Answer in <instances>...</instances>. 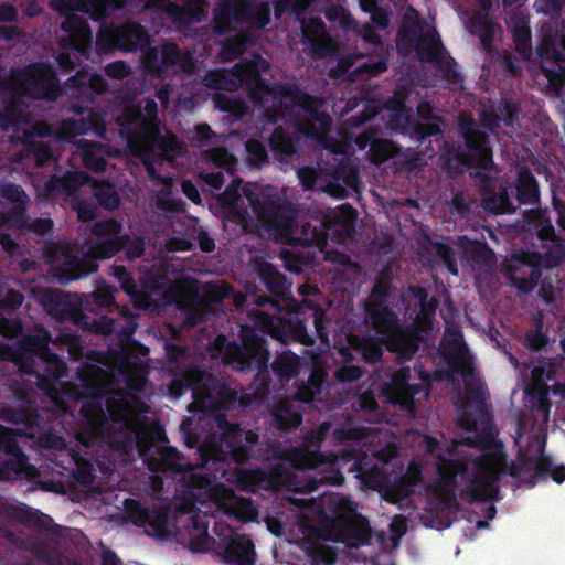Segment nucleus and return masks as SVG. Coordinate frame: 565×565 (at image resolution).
Wrapping results in <instances>:
<instances>
[{
    "mask_svg": "<svg viewBox=\"0 0 565 565\" xmlns=\"http://www.w3.org/2000/svg\"><path fill=\"white\" fill-rule=\"evenodd\" d=\"M24 149L33 157L36 167H44L53 159V150L44 141L22 142Z\"/></svg>",
    "mask_w": 565,
    "mask_h": 565,
    "instance_id": "338daca9",
    "label": "nucleus"
},
{
    "mask_svg": "<svg viewBox=\"0 0 565 565\" xmlns=\"http://www.w3.org/2000/svg\"><path fill=\"white\" fill-rule=\"evenodd\" d=\"M217 428L220 430L218 458H231L236 463H246L253 456V446L259 440L258 433L244 430L239 424L231 423L225 416L217 417Z\"/></svg>",
    "mask_w": 565,
    "mask_h": 565,
    "instance_id": "4468645a",
    "label": "nucleus"
},
{
    "mask_svg": "<svg viewBox=\"0 0 565 565\" xmlns=\"http://www.w3.org/2000/svg\"><path fill=\"white\" fill-rule=\"evenodd\" d=\"M365 323L382 337L385 350L402 362V322L387 302L364 303Z\"/></svg>",
    "mask_w": 565,
    "mask_h": 565,
    "instance_id": "2eb2a0df",
    "label": "nucleus"
},
{
    "mask_svg": "<svg viewBox=\"0 0 565 565\" xmlns=\"http://www.w3.org/2000/svg\"><path fill=\"white\" fill-rule=\"evenodd\" d=\"M315 0H280L275 1V17L281 18L285 12H289L301 21L307 9L311 7Z\"/></svg>",
    "mask_w": 565,
    "mask_h": 565,
    "instance_id": "680f3d73",
    "label": "nucleus"
},
{
    "mask_svg": "<svg viewBox=\"0 0 565 565\" xmlns=\"http://www.w3.org/2000/svg\"><path fill=\"white\" fill-rule=\"evenodd\" d=\"M246 161L249 167L260 169L269 162L266 146L258 139H248L245 143Z\"/></svg>",
    "mask_w": 565,
    "mask_h": 565,
    "instance_id": "4d7b16f0",
    "label": "nucleus"
},
{
    "mask_svg": "<svg viewBox=\"0 0 565 565\" xmlns=\"http://www.w3.org/2000/svg\"><path fill=\"white\" fill-rule=\"evenodd\" d=\"M99 205L106 210H116L119 205V196L115 186L109 181H103L93 189Z\"/></svg>",
    "mask_w": 565,
    "mask_h": 565,
    "instance_id": "13d9d810",
    "label": "nucleus"
},
{
    "mask_svg": "<svg viewBox=\"0 0 565 565\" xmlns=\"http://www.w3.org/2000/svg\"><path fill=\"white\" fill-rule=\"evenodd\" d=\"M0 92H8L0 107V128L7 130L22 121V98L55 99L60 81L50 63H33L24 68H10L9 75L0 72Z\"/></svg>",
    "mask_w": 565,
    "mask_h": 565,
    "instance_id": "7ed1b4c3",
    "label": "nucleus"
},
{
    "mask_svg": "<svg viewBox=\"0 0 565 565\" xmlns=\"http://www.w3.org/2000/svg\"><path fill=\"white\" fill-rule=\"evenodd\" d=\"M100 50L116 49L124 52L142 53L151 45L149 32L139 22L130 21L117 25L108 33H102L97 38Z\"/></svg>",
    "mask_w": 565,
    "mask_h": 565,
    "instance_id": "6ab92c4d",
    "label": "nucleus"
},
{
    "mask_svg": "<svg viewBox=\"0 0 565 565\" xmlns=\"http://www.w3.org/2000/svg\"><path fill=\"white\" fill-rule=\"evenodd\" d=\"M514 190L518 204L535 205L540 202L539 182L529 168L519 170Z\"/></svg>",
    "mask_w": 565,
    "mask_h": 565,
    "instance_id": "c9c22d12",
    "label": "nucleus"
},
{
    "mask_svg": "<svg viewBox=\"0 0 565 565\" xmlns=\"http://www.w3.org/2000/svg\"><path fill=\"white\" fill-rule=\"evenodd\" d=\"M137 450L151 471H181L182 469V455L174 447H156L151 441L138 436Z\"/></svg>",
    "mask_w": 565,
    "mask_h": 565,
    "instance_id": "b1692460",
    "label": "nucleus"
},
{
    "mask_svg": "<svg viewBox=\"0 0 565 565\" xmlns=\"http://www.w3.org/2000/svg\"><path fill=\"white\" fill-rule=\"evenodd\" d=\"M0 419L11 425L23 426V428H7L0 426V452H2L3 456H17L24 454L17 437H34L36 429L41 426L43 417L38 412L34 402L25 399L19 406L1 407Z\"/></svg>",
    "mask_w": 565,
    "mask_h": 565,
    "instance_id": "1a4fd4ad",
    "label": "nucleus"
},
{
    "mask_svg": "<svg viewBox=\"0 0 565 565\" xmlns=\"http://www.w3.org/2000/svg\"><path fill=\"white\" fill-rule=\"evenodd\" d=\"M437 307L419 309L412 323L402 322V361L411 360L419 351L425 338L433 329Z\"/></svg>",
    "mask_w": 565,
    "mask_h": 565,
    "instance_id": "5701e85b",
    "label": "nucleus"
},
{
    "mask_svg": "<svg viewBox=\"0 0 565 565\" xmlns=\"http://www.w3.org/2000/svg\"><path fill=\"white\" fill-rule=\"evenodd\" d=\"M8 358L11 361H14L19 367V371L23 375L41 377V371L38 369V356L31 353H25V351H21L19 349L13 350L7 348Z\"/></svg>",
    "mask_w": 565,
    "mask_h": 565,
    "instance_id": "603ef678",
    "label": "nucleus"
},
{
    "mask_svg": "<svg viewBox=\"0 0 565 565\" xmlns=\"http://www.w3.org/2000/svg\"><path fill=\"white\" fill-rule=\"evenodd\" d=\"M115 122L125 129L138 128L140 135L146 138L154 139L159 135V126L143 118L141 108L136 105L122 108L121 111L117 114Z\"/></svg>",
    "mask_w": 565,
    "mask_h": 565,
    "instance_id": "72a5a7b5",
    "label": "nucleus"
},
{
    "mask_svg": "<svg viewBox=\"0 0 565 565\" xmlns=\"http://www.w3.org/2000/svg\"><path fill=\"white\" fill-rule=\"evenodd\" d=\"M384 343L382 337L364 340L355 349L366 363L375 364L382 360Z\"/></svg>",
    "mask_w": 565,
    "mask_h": 565,
    "instance_id": "052dcab7",
    "label": "nucleus"
},
{
    "mask_svg": "<svg viewBox=\"0 0 565 565\" xmlns=\"http://www.w3.org/2000/svg\"><path fill=\"white\" fill-rule=\"evenodd\" d=\"M298 135L295 129L276 126L268 139V147L280 162L292 158L297 150Z\"/></svg>",
    "mask_w": 565,
    "mask_h": 565,
    "instance_id": "c756f323",
    "label": "nucleus"
},
{
    "mask_svg": "<svg viewBox=\"0 0 565 565\" xmlns=\"http://www.w3.org/2000/svg\"><path fill=\"white\" fill-rule=\"evenodd\" d=\"M544 253L539 252L540 265L545 269L558 267L565 259V241L561 237L555 242L546 243Z\"/></svg>",
    "mask_w": 565,
    "mask_h": 565,
    "instance_id": "09e8293b",
    "label": "nucleus"
},
{
    "mask_svg": "<svg viewBox=\"0 0 565 565\" xmlns=\"http://www.w3.org/2000/svg\"><path fill=\"white\" fill-rule=\"evenodd\" d=\"M122 223L114 218L96 222L90 226V234L95 243L90 246V254L96 258L113 257L119 252V238L122 237Z\"/></svg>",
    "mask_w": 565,
    "mask_h": 565,
    "instance_id": "393cba45",
    "label": "nucleus"
},
{
    "mask_svg": "<svg viewBox=\"0 0 565 565\" xmlns=\"http://www.w3.org/2000/svg\"><path fill=\"white\" fill-rule=\"evenodd\" d=\"M315 257V253L311 252H300L297 249L280 250V258L285 263V268L294 274H300L305 266L313 263Z\"/></svg>",
    "mask_w": 565,
    "mask_h": 565,
    "instance_id": "3c124183",
    "label": "nucleus"
},
{
    "mask_svg": "<svg viewBox=\"0 0 565 565\" xmlns=\"http://www.w3.org/2000/svg\"><path fill=\"white\" fill-rule=\"evenodd\" d=\"M164 354L167 358L168 371L174 375L172 379H175L188 369H181V361L189 356V351L185 347L167 342L164 344Z\"/></svg>",
    "mask_w": 565,
    "mask_h": 565,
    "instance_id": "6e6d98bb",
    "label": "nucleus"
},
{
    "mask_svg": "<svg viewBox=\"0 0 565 565\" xmlns=\"http://www.w3.org/2000/svg\"><path fill=\"white\" fill-rule=\"evenodd\" d=\"M463 255L468 262L479 267L489 266L495 258L493 250L481 241H468L463 246Z\"/></svg>",
    "mask_w": 565,
    "mask_h": 565,
    "instance_id": "c03bdc74",
    "label": "nucleus"
},
{
    "mask_svg": "<svg viewBox=\"0 0 565 565\" xmlns=\"http://www.w3.org/2000/svg\"><path fill=\"white\" fill-rule=\"evenodd\" d=\"M444 124L445 120L415 121L411 124V130L412 134L423 142L429 137L441 135Z\"/></svg>",
    "mask_w": 565,
    "mask_h": 565,
    "instance_id": "774afa93",
    "label": "nucleus"
},
{
    "mask_svg": "<svg viewBox=\"0 0 565 565\" xmlns=\"http://www.w3.org/2000/svg\"><path fill=\"white\" fill-rule=\"evenodd\" d=\"M307 317L312 319L319 339L322 342L328 341L329 334L324 326L326 312L313 300L303 299L285 307L281 313L257 310L254 312V326L282 344L297 342L310 347L315 344V338L307 331L305 322Z\"/></svg>",
    "mask_w": 565,
    "mask_h": 565,
    "instance_id": "39448f33",
    "label": "nucleus"
},
{
    "mask_svg": "<svg viewBox=\"0 0 565 565\" xmlns=\"http://www.w3.org/2000/svg\"><path fill=\"white\" fill-rule=\"evenodd\" d=\"M341 354L344 356V363L338 369L335 377L343 383H350L361 379L364 371L362 367L352 363L350 351L344 349L341 351Z\"/></svg>",
    "mask_w": 565,
    "mask_h": 565,
    "instance_id": "69168bd1",
    "label": "nucleus"
},
{
    "mask_svg": "<svg viewBox=\"0 0 565 565\" xmlns=\"http://www.w3.org/2000/svg\"><path fill=\"white\" fill-rule=\"evenodd\" d=\"M253 104L265 108L268 97L271 96L280 106L282 116H291L294 108L298 107L305 113L301 121H298V129L305 136L318 139L327 134L332 124L329 114L322 110L324 100L299 88L296 84L280 83L270 87L267 81L254 64H246L244 85L242 87Z\"/></svg>",
    "mask_w": 565,
    "mask_h": 565,
    "instance_id": "f03ea898",
    "label": "nucleus"
},
{
    "mask_svg": "<svg viewBox=\"0 0 565 565\" xmlns=\"http://www.w3.org/2000/svg\"><path fill=\"white\" fill-rule=\"evenodd\" d=\"M163 12L172 23L179 26H186L193 22H199L202 15V9L192 6L190 2L179 4L170 0L166 3Z\"/></svg>",
    "mask_w": 565,
    "mask_h": 565,
    "instance_id": "58836bf2",
    "label": "nucleus"
},
{
    "mask_svg": "<svg viewBox=\"0 0 565 565\" xmlns=\"http://www.w3.org/2000/svg\"><path fill=\"white\" fill-rule=\"evenodd\" d=\"M84 184V175L79 172H66L63 175L51 174L44 182V195L49 200L61 196H75Z\"/></svg>",
    "mask_w": 565,
    "mask_h": 565,
    "instance_id": "c85d7f7f",
    "label": "nucleus"
},
{
    "mask_svg": "<svg viewBox=\"0 0 565 565\" xmlns=\"http://www.w3.org/2000/svg\"><path fill=\"white\" fill-rule=\"evenodd\" d=\"M84 167L93 173H102L107 166V146L82 139L78 141Z\"/></svg>",
    "mask_w": 565,
    "mask_h": 565,
    "instance_id": "e433bc0d",
    "label": "nucleus"
},
{
    "mask_svg": "<svg viewBox=\"0 0 565 565\" xmlns=\"http://www.w3.org/2000/svg\"><path fill=\"white\" fill-rule=\"evenodd\" d=\"M340 533L343 542L355 547L367 544L371 539V529L366 520H345L342 522Z\"/></svg>",
    "mask_w": 565,
    "mask_h": 565,
    "instance_id": "4c0bfd02",
    "label": "nucleus"
},
{
    "mask_svg": "<svg viewBox=\"0 0 565 565\" xmlns=\"http://www.w3.org/2000/svg\"><path fill=\"white\" fill-rule=\"evenodd\" d=\"M269 356L267 340L250 327H242L241 344L230 342L223 352L224 361L243 373L267 371Z\"/></svg>",
    "mask_w": 565,
    "mask_h": 565,
    "instance_id": "9b49d317",
    "label": "nucleus"
},
{
    "mask_svg": "<svg viewBox=\"0 0 565 565\" xmlns=\"http://www.w3.org/2000/svg\"><path fill=\"white\" fill-rule=\"evenodd\" d=\"M24 299V295L15 289H8L0 299V332L3 335L15 337L21 332L23 326L20 318L14 317V312Z\"/></svg>",
    "mask_w": 565,
    "mask_h": 565,
    "instance_id": "cd10ccee",
    "label": "nucleus"
},
{
    "mask_svg": "<svg viewBox=\"0 0 565 565\" xmlns=\"http://www.w3.org/2000/svg\"><path fill=\"white\" fill-rule=\"evenodd\" d=\"M43 441L47 447L60 451L61 459L56 463L70 478L84 487H89L96 480V470L92 461L79 451L68 449L62 437L49 436Z\"/></svg>",
    "mask_w": 565,
    "mask_h": 565,
    "instance_id": "aec40b11",
    "label": "nucleus"
},
{
    "mask_svg": "<svg viewBox=\"0 0 565 565\" xmlns=\"http://www.w3.org/2000/svg\"><path fill=\"white\" fill-rule=\"evenodd\" d=\"M458 134L463 145L456 154L458 162L466 168L490 171L493 160L489 134L472 117L459 120Z\"/></svg>",
    "mask_w": 565,
    "mask_h": 565,
    "instance_id": "f8f14e48",
    "label": "nucleus"
},
{
    "mask_svg": "<svg viewBox=\"0 0 565 565\" xmlns=\"http://www.w3.org/2000/svg\"><path fill=\"white\" fill-rule=\"evenodd\" d=\"M128 0H52V8L64 14L61 29L66 35L62 36L61 45L85 52L92 44L88 22L76 12H83L95 21H103L114 11L126 8Z\"/></svg>",
    "mask_w": 565,
    "mask_h": 565,
    "instance_id": "6e6552de",
    "label": "nucleus"
},
{
    "mask_svg": "<svg viewBox=\"0 0 565 565\" xmlns=\"http://www.w3.org/2000/svg\"><path fill=\"white\" fill-rule=\"evenodd\" d=\"M412 49L417 53L422 62L427 63L436 61L446 51L438 34L435 32L425 33L423 38L412 45Z\"/></svg>",
    "mask_w": 565,
    "mask_h": 565,
    "instance_id": "a19ab883",
    "label": "nucleus"
},
{
    "mask_svg": "<svg viewBox=\"0 0 565 565\" xmlns=\"http://www.w3.org/2000/svg\"><path fill=\"white\" fill-rule=\"evenodd\" d=\"M271 426L278 431H294L302 423V415L295 402L280 401L270 412Z\"/></svg>",
    "mask_w": 565,
    "mask_h": 565,
    "instance_id": "f704fd0d",
    "label": "nucleus"
},
{
    "mask_svg": "<svg viewBox=\"0 0 565 565\" xmlns=\"http://www.w3.org/2000/svg\"><path fill=\"white\" fill-rule=\"evenodd\" d=\"M28 456L21 455H8L0 459V479L1 480H13L22 475L28 465Z\"/></svg>",
    "mask_w": 565,
    "mask_h": 565,
    "instance_id": "8fccbe9b",
    "label": "nucleus"
},
{
    "mask_svg": "<svg viewBox=\"0 0 565 565\" xmlns=\"http://www.w3.org/2000/svg\"><path fill=\"white\" fill-rule=\"evenodd\" d=\"M515 199L511 196V192L508 186L501 185L497 192L489 199L491 207L497 213L509 214L516 210L518 203Z\"/></svg>",
    "mask_w": 565,
    "mask_h": 565,
    "instance_id": "bf43d9fd",
    "label": "nucleus"
},
{
    "mask_svg": "<svg viewBox=\"0 0 565 565\" xmlns=\"http://www.w3.org/2000/svg\"><path fill=\"white\" fill-rule=\"evenodd\" d=\"M192 392L193 403L203 411H232L239 405L238 393L212 373L190 365L168 384L169 394L179 398Z\"/></svg>",
    "mask_w": 565,
    "mask_h": 565,
    "instance_id": "0eeeda50",
    "label": "nucleus"
},
{
    "mask_svg": "<svg viewBox=\"0 0 565 565\" xmlns=\"http://www.w3.org/2000/svg\"><path fill=\"white\" fill-rule=\"evenodd\" d=\"M44 364L43 373L40 372V381H58L67 374V364L58 358L53 351L44 359H40Z\"/></svg>",
    "mask_w": 565,
    "mask_h": 565,
    "instance_id": "864d4df0",
    "label": "nucleus"
},
{
    "mask_svg": "<svg viewBox=\"0 0 565 565\" xmlns=\"http://www.w3.org/2000/svg\"><path fill=\"white\" fill-rule=\"evenodd\" d=\"M271 372L280 382H288L299 373L300 359L292 351H284L275 356L270 364Z\"/></svg>",
    "mask_w": 565,
    "mask_h": 565,
    "instance_id": "ea45409f",
    "label": "nucleus"
},
{
    "mask_svg": "<svg viewBox=\"0 0 565 565\" xmlns=\"http://www.w3.org/2000/svg\"><path fill=\"white\" fill-rule=\"evenodd\" d=\"M68 83L72 87H86L96 94H103L108 88L107 82L102 75L86 71H77L75 75L70 77Z\"/></svg>",
    "mask_w": 565,
    "mask_h": 565,
    "instance_id": "49530a36",
    "label": "nucleus"
},
{
    "mask_svg": "<svg viewBox=\"0 0 565 565\" xmlns=\"http://www.w3.org/2000/svg\"><path fill=\"white\" fill-rule=\"evenodd\" d=\"M438 481L435 492L441 504L448 509L457 504L456 486L458 479L465 480L466 486L459 492L461 500L468 503L491 502L499 499V482L502 476L519 478L524 471V465L507 466L503 450L482 454L472 461V473L469 472V461L465 458L449 459L441 457L437 461Z\"/></svg>",
    "mask_w": 565,
    "mask_h": 565,
    "instance_id": "f257e3e1",
    "label": "nucleus"
},
{
    "mask_svg": "<svg viewBox=\"0 0 565 565\" xmlns=\"http://www.w3.org/2000/svg\"><path fill=\"white\" fill-rule=\"evenodd\" d=\"M269 22V4H254L250 0H221L212 21L213 30L218 35L231 33L239 24L264 29Z\"/></svg>",
    "mask_w": 565,
    "mask_h": 565,
    "instance_id": "9d476101",
    "label": "nucleus"
},
{
    "mask_svg": "<svg viewBox=\"0 0 565 565\" xmlns=\"http://www.w3.org/2000/svg\"><path fill=\"white\" fill-rule=\"evenodd\" d=\"M140 64L145 74L162 78L175 70L189 72L193 67V57L190 51L182 50L178 43L164 41L143 50L140 54Z\"/></svg>",
    "mask_w": 565,
    "mask_h": 565,
    "instance_id": "ddd939ff",
    "label": "nucleus"
},
{
    "mask_svg": "<svg viewBox=\"0 0 565 565\" xmlns=\"http://www.w3.org/2000/svg\"><path fill=\"white\" fill-rule=\"evenodd\" d=\"M92 264L77 256H71L60 268L61 278L66 281L76 280L92 271Z\"/></svg>",
    "mask_w": 565,
    "mask_h": 565,
    "instance_id": "5fc2aeb1",
    "label": "nucleus"
},
{
    "mask_svg": "<svg viewBox=\"0 0 565 565\" xmlns=\"http://www.w3.org/2000/svg\"><path fill=\"white\" fill-rule=\"evenodd\" d=\"M256 211L262 222L276 231L284 232L292 247H318L319 249H323L327 245L328 230L341 224L343 230L349 232L356 217L355 210L349 204L343 205L341 213L324 214L318 211L313 215V222L303 218L295 221L284 216L274 202H264Z\"/></svg>",
    "mask_w": 565,
    "mask_h": 565,
    "instance_id": "20e7f679",
    "label": "nucleus"
},
{
    "mask_svg": "<svg viewBox=\"0 0 565 565\" xmlns=\"http://www.w3.org/2000/svg\"><path fill=\"white\" fill-rule=\"evenodd\" d=\"M258 276L269 295L250 294L252 302L259 307L269 305L278 313H281L285 307L298 303L291 295V282L273 264L268 262L262 263L258 266Z\"/></svg>",
    "mask_w": 565,
    "mask_h": 565,
    "instance_id": "dca6fc26",
    "label": "nucleus"
},
{
    "mask_svg": "<svg viewBox=\"0 0 565 565\" xmlns=\"http://www.w3.org/2000/svg\"><path fill=\"white\" fill-rule=\"evenodd\" d=\"M302 43L310 46L317 55H324L330 51L331 40L322 19L316 17L302 24Z\"/></svg>",
    "mask_w": 565,
    "mask_h": 565,
    "instance_id": "473e14b6",
    "label": "nucleus"
},
{
    "mask_svg": "<svg viewBox=\"0 0 565 565\" xmlns=\"http://www.w3.org/2000/svg\"><path fill=\"white\" fill-rule=\"evenodd\" d=\"M395 153L394 143L391 140L376 138L369 149L370 161L376 166L390 160Z\"/></svg>",
    "mask_w": 565,
    "mask_h": 565,
    "instance_id": "0e129e2a",
    "label": "nucleus"
},
{
    "mask_svg": "<svg viewBox=\"0 0 565 565\" xmlns=\"http://www.w3.org/2000/svg\"><path fill=\"white\" fill-rule=\"evenodd\" d=\"M551 477L554 482L562 483L565 480V466H554L551 457L542 456L540 460L533 465V475L530 478V483L534 486L540 480H545Z\"/></svg>",
    "mask_w": 565,
    "mask_h": 565,
    "instance_id": "79ce46f5",
    "label": "nucleus"
},
{
    "mask_svg": "<svg viewBox=\"0 0 565 565\" xmlns=\"http://www.w3.org/2000/svg\"><path fill=\"white\" fill-rule=\"evenodd\" d=\"M471 33L479 38L486 51H490L495 38V26L487 14H477L471 20Z\"/></svg>",
    "mask_w": 565,
    "mask_h": 565,
    "instance_id": "a18cd8bd",
    "label": "nucleus"
},
{
    "mask_svg": "<svg viewBox=\"0 0 565 565\" xmlns=\"http://www.w3.org/2000/svg\"><path fill=\"white\" fill-rule=\"evenodd\" d=\"M76 383L66 386V394L74 401L102 399L108 392L109 374L95 364H83L76 375Z\"/></svg>",
    "mask_w": 565,
    "mask_h": 565,
    "instance_id": "412c9836",
    "label": "nucleus"
},
{
    "mask_svg": "<svg viewBox=\"0 0 565 565\" xmlns=\"http://www.w3.org/2000/svg\"><path fill=\"white\" fill-rule=\"evenodd\" d=\"M541 72L554 85L565 84V34L557 42L544 38L536 46Z\"/></svg>",
    "mask_w": 565,
    "mask_h": 565,
    "instance_id": "4be33fe9",
    "label": "nucleus"
},
{
    "mask_svg": "<svg viewBox=\"0 0 565 565\" xmlns=\"http://www.w3.org/2000/svg\"><path fill=\"white\" fill-rule=\"evenodd\" d=\"M223 559L232 565H255V544L248 535L237 534L225 545Z\"/></svg>",
    "mask_w": 565,
    "mask_h": 565,
    "instance_id": "7c9ffc66",
    "label": "nucleus"
},
{
    "mask_svg": "<svg viewBox=\"0 0 565 565\" xmlns=\"http://www.w3.org/2000/svg\"><path fill=\"white\" fill-rule=\"evenodd\" d=\"M245 73L246 64L211 71L205 76L206 86L216 90L236 92L244 85Z\"/></svg>",
    "mask_w": 565,
    "mask_h": 565,
    "instance_id": "2f4dec72",
    "label": "nucleus"
},
{
    "mask_svg": "<svg viewBox=\"0 0 565 565\" xmlns=\"http://www.w3.org/2000/svg\"><path fill=\"white\" fill-rule=\"evenodd\" d=\"M431 63L438 68V72L441 73V77L449 84L457 85L462 82L460 73L456 70V62L446 51Z\"/></svg>",
    "mask_w": 565,
    "mask_h": 565,
    "instance_id": "e2e57ef3",
    "label": "nucleus"
},
{
    "mask_svg": "<svg viewBox=\"0 0 565 565\" xmlns=\"http://www.w3.org/2000/svg\"><path fill=\"white\" fill-rule=\"evenodd\" d=\"M51 334L47 330L34 334L25 335L20 342L18 349L26 352L28 354H34L38 359H44L52 352L50 348Z\"/></svg>",
    "mask_w": 565,
    "mask_h": 565,
    "instance_id": "37998d69",
    "label": "nucleus"
},
{
    "mask_svg": "<svg viewBox=\"0 0 565 565\" xmlns=\"http://www.w3.org/2000/svg\"><path fill=\"white\" fill-rule=\"evenodd\" d=\"M128 411L129 402L124 393L109 394L106 398V409L100 399L85 402L79 409L82 423L76 431V439L87 448L105 443L113 449H122L126 430L115 428L109 424V419L115 424H122Z\"/></svg>",
    "mask_w": 565,
    "mask_h": 565,
    "instance_id": "423d86ee",
    "label": "nucleus"
},
{
    "mask_svg": "<svg viewBox=\"0 0 565 565\" xmlns=\"http://www.w3.org/2000/svg\"><path fill=\"white\" fill-rule=\"evenodd\" d=\"M504 271L511 286L519 291L531 292L535 289L542 275L539 252L519 249L505 260Z\"/></svg>",
    "mask_w": 565,
    "mask_h": 565,
    "instance_id": "a211bd4d",
    "label": "nucleus"
},
{
    "mask_svg": "<svg viewBox=\"0 0 565 565\" xmlns=\"http://www.w3.org/2000/svg\"><path fill=\"white\" fill-rule=\"evenodd\" d=\"M465 446L483 450V454L502 450V444L495 440V436L490 428H482L480 431H475L473 435L462 439Z\"/></svg>",
    "mask_w": 565,
    "mask_h": 565,
    "instance_id": "de8ad7c7",
    "label": "nucleus"
},
{
    "mask_svg": "<svg viewBox=\"0 0 565 565\" xmlns=\"http://www.w3.org/2000/svg\"><path fill=\"white\" fill-rule=\"evenodd\" d=\"M328 428L329 425L323 424L319 430L310 431L305 436L301 446L290 451L289 461L294 469H315L324 462V456L320 449Z\"/></svg>",
    "mask_w": 565,
    "mask_h": 565,
    "instance_id": "a878e982",
    "label": "nucleus"
},
{
    "mask_svg": "<svg viewBox=\"0 0 565 565\" xmlns=\"http://www.w3.org/2000/svg\"><path fill=\"white\" fill-rule=\"evenodd\" d=\"M411 369L407 366L395 371L384 385V394L390 402L403 408L414 405V397L423 392L422 383L411 382Z\"/></svg>",
    "mask_w": 565,
    "mask_h": 565,
    "instance_id": "bb28decb",
    "label": "nucleus"
},
{
    "mask_svg": "<svg viewBox=\"0 0 565 565\" xmlns=\"http://www.w3.org/2000/svg\"><path fill=\"white\" fill-rule=\"evenodd\" d=\"M38 300L57 322L87 328L88 316L83 311L82 296L57 289H43Z\"/></svg>",
    "mask_w": 565,
    "mask_h": 565,
    "instance_id": "f3484780",
    "label": "nucleus"
}]
</instances>
